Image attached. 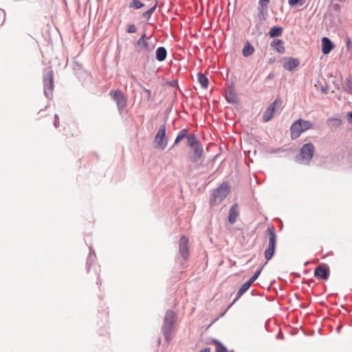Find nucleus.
Returning a JSON list of instances; mask_svg holds the SVG:
<instances>
[{
	"label": "nucleus",
	"instance_id": "obj_1",
	"mask_svg": "<svg viewBox=\"0 0 352 352\" xmlns=\"http://www.w3.org/2000/svg\"><path fill=\"white\" fill-rule=\"evenodd\" d=\"M314 127V124L309 121L298 119L296 120L290 127L291 138L297 139L302 133Z\"/></svg>",
	"mask_w": 352,
	"mask_h": 352
},
{
	"label": "nucleus",
	"instance_id": "obj_2",
	"mask_svg": "<svg viewBox=\"0 0 352 352\" xmlns=\"http://www.w3.org/2000/svg\"><path fill=\"white\" fill-rule=\"evenodd\" d=\"M230 186L227 183H223L213 193V197L210 199V204L217 206L221 203L228 195Z\"/></svg>",
	"mask_w": 352,
	"mask_h": 352
},
{
	"label": "nucleus",
	"instance_id": "obj_3",
	"mask_svg": "<svg viewBox=\"0 0 352 352\" xmlns=\"http://www.w3.org/2000/svg\"><path fill=\"white\" fill-rule=\"evenodd\" d=\"M267 232L269 234V244L265 251V258L268 261L272 258L275 252L276 234L273 227L268 228Z\"/></svg>",
	"mask_w": 352,
	"mask_h": 352
},
{
	"label": "nucleus",
	"instance_id": "obj_4",
	"mask_svg": "<svg viewBox=\"0 0 352 352\" xmlns=\"http://www.w3.org/2000/svg\"><path fill=\"white\" fill-rule=\"evenodd\" d=\"M150 37H147L146 33H144L138 40L135 47L138 52H151L155 48V45L149 43Z\"/></svg>",
	"mask_w": 352,
	"mask_h": 352
},
{
	"label": "nucleus",
	"instance_id": "obj_5",
	"mask_svg": "<svg viewBox=\"0 0 352 352\" xmlns=\"http://www.w3.org/2000/svg\"><path fill=\"white\" fill-rule=\"evenodd\" d=\"M155 147L164 150L168 144L167 137L166 135V126L162 125L155 137Z\"/></svg>",
	"mask_w": 352,
	"mask_h": 352
},
{
	"label": "nucleus",
	"instance_id": "obj_6",
	"mask_svg": "<svg viewBox=\"0 0 352 352\" xmlns=\"http://www.w3.org/2000/svg\"><path fill=\"white\" fill-rule=\"evenodd\" d=\"M226 99L229 103L239 104L241 100L240 95L236 93V87L233 82L228 85L226 90Z\"/></svg>",
	"mask_w": 352,
	"mask_h": 352
},
{
	"label": "nucleus",
	"instance_id": "obj_7",
	"mask_svg": "<svg viewBox=\"0 0 352 352\" xmlns=\"http://www.w3.org/2000/svg\"><path fill=\"white\" fill-rule=\"evenodd\" d=\"M282 101L280 98H276L263 112L262 115L263 121L266 122L270 121L274 117L276 109L281 106Z\"/></svg>",
	"mask_w": 352,
	"mask_h": 352
},
{
	"label": "nucleus",
	"instance_id": "obj_8",
	"mask_svg": "<svg viewBox=\"0 0 352 352\" xmlns=\"http://www.w3.org/2000/svg\"><path fill=\"white\" fill-rule=\"evenodd\" d=\"M44 92L47 97H51L54 90V75L52 70L49 71L43 79Z\"/></svg>",
	"mask_w": 352,
	"mask_h": 352
},
{
	"label": "nucleus",
	"instance_id": "obj_9",
	"mask_svg": "<svg viewBox=\"0 0 352 352\" xmlns=\"http://www.w3.org/2000/svg\"><path fill=\"white\" fill-rule=\"evenodd\" d=\"M109 95L116 102L119 110H122L126 106V98L120 90H112Z\"/></svg>",
	"mask_w": 352,
	"mask_h": 352
},
{
	"label": "nucleus",
	"instance_id": "obj_10",
	"mask_svg": "<svg viewBox=\"0 0 352 352\" xmlns=\"http://www.w3.org/2000/svg\"><path fill=\"white\" fill-rule=\"evenodd\" d=\"M315 148L313 144L307 143L300 149V155L302 160L310 161L314 153Z\"/></svg>",
	"mask_w": 352,
	"mask_h": 352
},
{
	"label": "nucleus",
	"instance_id": "obj_11",
	"mask_svg": "<svg viewBox=\"0 0 352 352\" xmlns=\"http://www.w3.org/2000/svg\"><path fill=\"white\" fill-rule=\"evenodd\" d=\"M314 275L316 278L327 280L329 276V270L328 266L324 264L318 265L314 270Z\"/></svg>",
	"mask_w": 352,
	"mask_h": 352
},
{
	"label": "nucleus",
	"instance_id": "obj_12",
	"mask_svg": "<svg viewBox=\"0 0 352 352\" xmlns=\"http://www.w3.org/2000/svg\"><path fill=\"white\" fill-rule=\"evenodd\" d=\"M179 252L182 256L186 259L188 257L189 254V248H188V239L185 236H182L179 240Z\"/></svg>",
	"mask_w": 352,
	"mask_h": 352
},
{
	"label": "nucleus",
	"instance_id": "obj_13",
	"mask_svg": "<svg viewBox=\"0 0 352 352\" xmlns=\"http://www.w3.org/2000/svg\"><path fill=\"white\" fill-rule=\"evenodd\" d=\"M333 48V44L327 37L322 38V52L324 54H328Z\"/></svg>",
	"mask_w": 352,
	"mask_h": 352
},
{
	"label": "nucleus",
	"instance_id": "obj_14",
	"mask_svg": "<svg viewBox=\"0 0 352 352\" xmlns=\"http://www.w3.org/2000/svg\"><path fill=\"white\" fill-rule=\"evenodd\" d=\"M194 151V156L190 157V161L192 162H197L203 156L204 150L200 144L191 148Z\"/></svg>",
	"mask_w": 352,
	"mask_h": 352
},
{
	"label": "nucleus",
	"instance_id": "obj_15",
	"mask_svg": "<svg viewBox=\"0 0 352 352\" xmlns=\"http://www.w3.org/2000/svg\"><path fill=\"white\" fill-rule=\"evenodd\" d=\"M299 65V60L296 58H289L283 63V67L288 71H292Z\"/></svg>",
	"mask_w": 352,
	"mask_h": 352
},
{
	"label": "nucleus",
	"instance_id": "obj_16",
	"mask_svg": "<svg viewBox=\"0 0 352 352\" xmlns=\"http://www.w3.org/2000/svg\"><path fill=\"white\" fill-rule=\"evenodd\" d=\"M262 270H263V267H258V269L254 272L253 276L247 282L243 283V292L245 291L248 290L250 288V287L252 285V284L257 279V278L260 275Z\"/></svg>",
	"mask_w": 352,
	"mask_h": 352
},
{
	"label": "nucleus",
	"instance_id": "obj_17",
	"mask_svg": "<svg viewBox=\"0 0 352 352\" xmlns=\"http://www.w3.org/2000/svg\"><path fill=\"white\" fill-rule=\"evenodd\" d=\"M271 46L278 52L283 54L285 52L284 42L280 39H275L272 41Z\"/></svg>",
	"mask_w": 352,
	"mask_h": 352
},
{
	"label": "nucleus",
	"instance_id": "obj_18",
	"mask_svg": "<svg viewBox=\"0 0 352 352\" xmlns=\"http://www.w3.org/2000/svg\"><path fill=\"white\" fill-rule=\"evenodd\" d=\"M167 55L166 50L164 47H160L156 50V58L159 61L166 59Z\"/></svg>",
	"mask_w": 352,
	"mask_h": 352
},
{
	"label": "nucleus",
	"instance_id": "obj_19",
	"mask_svg": "<svg viewBox=\"0 0 352 352\" xmlns=\"http://www.w3.org/2000/svg\"><path fill=\"white\" fill-rule=\"evenodd\" d=\"M238 215H239V213L237 212V206L236 205L232 206L230 210V213H229L230 223H234L236 221Z\"/></svg>",
	"mask_w": 352,
	"mask_h": 352
},
{
	"label": "nucleus",
	"instance_id": "obj_20",
	"mask_svg": "<svg viewBox=\"0 0 352 352\" xmlns=\"http://www.w3.org/2000/svg\"><path fill=\"white\" fill-rule=\"evenodd\" d=\"M186 138H187L188 145L190 148H194V146H195L196 145L199 144V142L197 138L194 134L187 135Z\"/></svg>",
	"mask_w": 352,
	"mask_h": 352
},
{
	"label": "nucleus",
	"instance_id": "obj_21",
	"mask_svg": "<svg viewBox=\"0 0 352 352\" xmlns=\"http://www.w3.org/2000/svg\"><path fill=\"white\" fill-rule=\"evenodd\" d=\"M198 80H199V82L200 84V85L201 86L202 88L204 89H207L208 87V78L203 74H199L198 75Z\"/></svg>",
	"mask_w": 352,
	"mask_h": 352
},
{
	"label": "nucleus",
	"instance_id": "obj_22",
	"mask_svg": "<svg viewBox=\"0 0 352 352\" xmlns=\"http://www.w3.org/2000/svg\"><path fill=\"white\" fill-rule=\"evenodd\" d=\"M172 325H169L168 327L164 326L163 327V331L165 336V338L168 342L171 340L172 338Z\"/></svg>",
	"mask_w": 352,
	"mask_h": 352
},
{
	"label": "nucleus",
	"instance_id": "obj_23",
	"mask_svg": "<svg viewBox=\"0 0 352 352\" xmlns=\"http://www.w3.org/2000/svg\"><path fill=\"white\" fill-rule=\"evenodd\" d=\"M283 32V29L280 27H273L270 29L269 32V35L270 37H276L281 35Z\"/></svg>",
	"mask_w": 352,
	"mask_h": 352
},
{
	"label": "nucleus",
	"instance_id": "obj_24",
	"mask_svg": "<svg viewBox=\"0 0 352 352\" xmlns=\"http://www.w3.org/2000/svg\"><path fill=\"white\" fill-rule=\"evenodd\" d=\"M254 52V47L249 43L247 42L245 45L243 47V56H248L252 54Z\"/></svg>",
	"mask_w": 352,
	"mask_h": 352
},
{
	"label": "nucleus",
	"instance_id": "obj_25",
	"mask_svg": "<svg viewBox=\"0 0 352 352\" xmlns=\"http://www.w3.org/2000/svg\"><path fill=\"white\" fill-rule=\"evenodd\" d=\"M187 137V130L186 129H182L179 131L178 133L174 145H177L181 142L184 138Z\"/></svg>",
	"mask_w": 352,
	"mask_h": 352
},
{
	"label": "nucleus",
	"instance_id": "obj_26",
	"mask_svg": "<svg viewBox=\"0 0 352 352\" xmlns=\"http://www.w3.org/2000/svg\"><path fill=\"white\" fill-rule=\"evenodd\" d=\"M213 344L215 346L216 352H228L225 346H223L219 341L213 340Z\"/></svg>",
	"mask_w": 352,
	"mask_h": 352
},
{
	"label": "nucleus",
	"instance_id": "obj_27",
	"mask_svg": "<svg viewBox=\"0 0 352 352\" xmlns=\"http://www.w3.org/2000/svg\"><path fill=\"white\" fill-rule=\"evenodd\" d=\"M144 6V3L138 0H132L129 4V7L134 9H140Z\"/></svg>",
	"mask_w": 352,
	"mask_h": 352
},
{
	"label": "nucleus",
	"instance_id": "obj_28",
	"mask_svg": "<svg viewBox=\"0 0 352 352\" xmlns=\"http://www.w3.org/2000/svg\"><path fill=\"white\" fill-rule=\"evenodd\" d=\"M270 0H259V7L261 10H264L267 8Z\"/></svg>",
	"mask_w": 352,
	"mask_h": 352
},
{
	"label": "nucleus",
	"instance_id": "obj_29",
	"mask_svg": "<svg viewBox=\"0 0 352 352\" xmlns=\"http://www.w3.org/2000/svg\"><path fill=\"white\" fill-rule=\"evenodd\" d=\"M305 2V0H288V3L291 6H294L297 4L300 6L303 5Z\"/></svg>",
	"mask_w": 352,
	"mask_h": 352
},
{
	"label": "nucleus",
	"instance_id": "obj_30",
	"mask_svg": "<svg viewBox=\"0 0 352 352\" xmlns=\"http://www.w3.org/2000/svg\"><path fill=\"white\" fill-rule=\"evenodd\" d=\"M140 87H142V89L144 90V91L146 94L147 95V100L148 101H151L153 100V97H152V93H151V91L150 89H148L146 88H145L144 87H143L142 85H140Z\"/></svg>",
	"mask_w": 352,
	"mask_h": 352
},
{
	"label": "nucleus",
	"instance_id": "obj_31",
	"mask_svg": "<svg viewBox=\"0 0 352 352\" xmlns=\"http://www.w3.org/2000/svg\"><path fill=\"white\" fill-rule=\"evenodd\" d=\"M126 32L129 34L135 33L137 32V28L134 24H131L127 26Z\"/></svg>",
	"mask_w": 352,
	"mask_h": 352
},
{
	"label": "nucleus",
	"instance_id": "obj_32",
	"mask_svg": "<svg viewBox=\"0 0 352 352\" xmlns=\"http://www.w3.org/2000/svg\"><path fill=\"white\" fill-rule=\"evenodd\" d=\"M54 125L56 128L59 126V118L57 115H54Z\"/></svg>",
	"mask_w": 352,
	"mask_h": 352
},
{
	"label": "nucleus",
	"instance_id": "obj_33",
	"mask_svg": "<svg viewBox=\"0 0 352 352\" xmlns=\"http://www.w3.org/2000/svg\"><path fill=\"white\" fill-rule=\"evenodd\" d=\"M155 8H156V5L153 6L151 9H149L148 11H146L144 14V15L151 14L155 11Z\"/></svg>",
	"mask_w": 352,
	"mask_h": 352
},
{
	"label": "nucleus",
	"instance_id": "obj_34",
	"mask_svg": "<svg viewBox=\"0 0 352 352\" xmlns=\"http://www.w3.org/2000/svg\"><path fill=\"white\" fill-rule=\"evenodd\" d=\"M241 295H242V287H241L239 289L238 294H237V297H236V300L238 299Z\"/></svg>",
	"mask_w": 352,
	"mask_h": 352
},
{
	"label": "nucleus",
	"instance_id": "obj_35",
	"mask_svg": "<svg viewBox=\"0 0 352 352\" xmlns=\"http://www.w3.org/2000/svg\"><path fill=\"white\" fill-rule=\"evenodd\" d=\"M350 45H351V39L349 38H348L347 41H346V47H347V49H349Z\"/></svg>",
	"mask_w": 352,
	"mask_h": 352
},
{
	"label": "nucleus",
	"instance_id": "obj_36",
	"mask_svg": "<svg viewBox=\"0 0 352 352\" xmlns=\"http://www.w3.org/2000/svg\"><path fill=\"white\" fill-rule=\"evenodd\" d=\"M199 352H210V349L209 348H204L201 349Z\"/></svg>",
	"mask_w": 352,
	"mask_h": 352
},
{
	"label": "nucleus",
	"instance_id": "obj_37",
	"mask_svg": "<svg viewBox=\"0 0 352 352\" xmlns=\"http://www.w3.org/2000/svg\"><path fill=\"white\" fill-rule=\"evenodd\" d=\"M43 113H44L43 111H39V114H41V116H44Z\"/></svg>",
	"mask_w": 352,
	"mask_h": 352
},
{
	"label": "nucleus",
	"instance_id": "obj_38",
	"mask_svg": "<svg viewBox=\"0 0 352 352\" xmlns=\"http://www.w3.org/2000/svg\"><path fill=\"white\" fill-rule=\"evenodd\" d=\"M349 118L352 121V111L349 113Z\"/></svg>",
	"mask_w": 352,
	"mask_h": 352
},
{
	"label": "nucleus",
	"instance_id": "obj_39",
	"mask_svg": "<svg viewBox=\"0 0 352 352\" xmlns=\"http://www.w3.org/2000/svg\"><path fill=\"white\" fill-rule=\"evenodd\" d=\"M169 315H173V312H170V313H168V314H167V316H169Z\"/></svg>",
	"mask_w": 352,
	"mask_h": 352
}]
</instances>
